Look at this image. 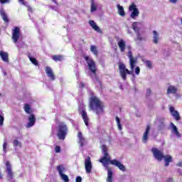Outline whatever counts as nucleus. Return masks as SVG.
Returning a JSON list of instances; mask_svg holds the SVG:
<instances>
[{
	"instance_id": "obj_3",
	"label": "nucleus",
	"mask_w": 182,
	"mask_h": 182,
	"mask_svg": "<svg viewBox=\"0 0 182 182\" xmlns=\"http://www.w3.org/2000/svg\"><path fill=\"white\" fill-rule=\"evenodd\" d=\"M89 107L98 116L105 113V104L97 97L95 96V92H90Z\"/></svg>"
},
{
	"instance_id": "obj_4",
	"label": "nucleus",
	"mask_w": 182,
	"mask_h": 182,
	"mask_svg": "<svg viewBox=\"0 0 182 182\" xmlns=\"http://www.w3.org/2000/svg\"><path fill=\"white\" fill-rule=\"evenodd\" d=\"M84 59L88 66V69L95 77H97V67L96 66V62L93 58L89 55L84 56Z\"/></svg>"
},
{
	"instance_id": "obj_52",
	"label": "nucleus",
	"mask_w": 182,
	"mask_h": 182,
	"mask_svg": "<svg viewBox=\"0 0 182 182\" xmlns=\"http://www.w3.org/2000/svg\"><path fill=\"white\" fill-rule=\"evenodd\" d=\"M181 25H182V18H181Z\"/></svg>"
},
{
	"instance_id": "obj_16",
	"label": "nucleus",
	"mask_w": 182,
	"mask_h": 182,
	"mask_svg": "<svg viewBox=\"0 0 182 182\" xmlns=\"http://www.w3.org/2000/svg\"><path fill=\"white\" fill-rule=\"evenodd\" d=\"M77 137H78V144H80V147H83V146L86 144V139L83 137V134H82L81 132H79L77 133Z\"/></svg>"
},
{
	"instance_id": "obj_19",
	"label": "nucleus",
	"mask_w": 182,
	"mask_h": 182,
	"mask_svg": "<svg viewBox=\"0 0 182 182\" xmlns=\"http://www.w3.org/2000/svg\"><path fill=\"white\" fill-rule=\"evenodd\" d=\"M117 45L119 48L120 52H124L126 50V42L124 40L121 39L118 41Z\"/></svg>"
},
{
	"instance_id": "obj_33",
	"label": "nucleus",
	"mask_w": 182,
	"mask_h": 182,
	"mask_svg": "<svg viewBox=\"0 0 182 182\" xmlns=\"http://www.w3.org/2000/svg\"><path fill=\"white\" fill-rule=\"evenodd\" d=\"M115 120L117 122V124L119 130H122V124H120V118H119V117H116Z\"/></svg>"
},
{
	"instance_id": "obj_8",
	"label": "nucleus",
	"mask_w": 182,
	"mask_h": 182,
	"mask_svg": "<svg viewBox=\"0 0 182 182\" xmlns=\"http://www.w3.org/2000/svg\"><path fill=\"white\" fill-rule=\"evenodd\" d=\"M152 154L158 161H161L164 159V154L157 148L151 149Z\"/></svg>"
},
{
	"instance_id": "obj_40",
	"label": "nucleus",
	"mask_w": 182,
	"mask_h": 182,
	"mask_svg": "<svg viewBox=\"0 0 182 182\" xmlns=\"http://www.w3.org/2000/svg\"><path fill=\"white\" fill-rule=\"evenodd\" d=\"M150 95H151V89L148 88L146 90V96L149 97V96H150Z\"/></svg>"
},
{
	"instance_id": "obj_1",
	"label": "nucleus",
	"mask_w": 182,
	"mask_h": 182,
	"mask_svg": "<svg viewBox=\"0 0 182 182\" xmlns=\"http://www.w3.org/2000/svg\"><path fill=\"white\" fill-rule=\"evenodd\" d=\"M107 146L105 144L102 146V151L104 154V156L99 159L100 163H102V166L104 167H106L107 171V182H113V170H112V168L107 166L109 164H112V166H115V167H117L121 171H126V166L122 164V162L119 161L117 159H112L110 157V155H109V153L107 152Z\"/></svg>"
},
{
	"instance_id": "obj_18",
	"label": "nucleus",
	"mask_w": 182,
	"mask_h": 182,
	"mask_svg": "<svg viewBox=\"0 0 182 182\" xmlns=\"http://www.w3.org/2000/svg\"><path fill=\"white\" fill-rule=\"evenodd\" d=\"M89 24L92 28V29H94V31H96V32H98L99 33H102V30L99 26H97V25H96V23L95 22V21L90 20L89 21Z\"/></svg>"
},
{
	"instance_id": "obj_46",
	"label": "nucleus",
	"mask_w": 182,
	"mask_h": 182,
	"mask_svg": "<svg viewBox=\"0 0 182 182\" xmlns=\"http://www.w3.org/2000/svg\"><path fill=\"white\" fill-rule=\"evenodd\" d=\"M80 87H85V83L80 82Z\"/></svg>"
},
{
	"instance_id": "obj_10",
	"label": "nucleus",
	"mask_w": 182,
	"mask_h": 182,
	"mask_svg": "<svg viewBox=\"0 0 182 182\" xmlns=\"http://www.w3.org/2000/svg\"><path fill=\"white\" fill-rule=\"evenodd\" d=\"M129 11H132L130 14V16L132 19H134L136 17L139 16V14H140L139 9H137V6H136V4H134V3H132V4L129 6Z\"/></svg>"
},
{
	"instance_id": "obj_30",
	"label": "nucleus",
	"mask_w": 182,
	"mask_h": 182,
	"mask_svg": "<svg viewBox=\"0 0 182 182\" xmlns=\"http://www.w3.org/2000/svg\"><path fill=\"white\" fill-rule=\"evenodd\" d=\"M24 112H26L27 114H31V113H32V109L31 108V105H29L28 104H25Z\"/></svg>"
},
{
	"instance_id": "obj_28",
	"label": "nucleus",
	"mask_w": 182,
	"mask_h": 182,
	"mask_svg": "<svg viewBox=\"0 0 182 182\" xmlns=\"http://www.w3.org/2000/svg\"><path fill=\"white\" fill-rule=\"evenodd\" d=\"M90 50L95 55V56L97 57L99 55V51L97 50V47L95 46H90Z\"/></svg>"
},
{
	"instance_id": "obj_53",
	"label": "nucleus",
	"mask_w": 182,
	"mask_h": 182,
	"mask_svg": "<svg viewBox=\"0 0 182 182\" xmlns=\"http://www.w3.org/2000/svg\"><path fill=\"white\" fill-rule=\"evenodd\" d=\"M1 96H2V94L0 93V97H1Z\"/></svg>"
},
{
	"instance_id": "obj_17",
	"label": "nucleus",
	"mask_w": 182,
	"mask_h": 182,
	"mask_svg": "<svg viewBox=\"0 0 182 182\" xmlns=\"http://www.w3.org/2000/svg\"><path fill=\"white\" fill-rule=\"evenodd\" d=\"M150 125H147L145 132L144 133V135L142 136V141L143 143H147V140H149V133H150Z\"/></svg>"
},
{
	"instance_id": "obj_6",
	"label": "nucleus",
	"mask_w": 182,
	"mask_h": 182,
	"mask_svg": "<svg viewBox=\"0 0 182 182\" xmlns=\"http://www.w3.org/2000/svg\"><path fill=\"white\" fill-rule=\"evenodd\" d=\"M57 171H58L59 176L61 177V180L64 182H69V176L65 174V171H66V168L64 165H59L56 167Z\"/></svg>"
},
{
	"instance_id": "obj_2",
	"label": "nucleus",
	"mask_w": 182,
	"mask_h": 182,
	"mask_svg": "<svg viewBox=\"0 0 182 182\" xmlns=\"http://www.w3.org/2000/svg\"><path fill=\"white\" fill-rule=\"evenodd\" d=\"M128 58L129 59V66L132 71L126 68V65L123 63H119V75L123 80L127 79V75H134L133 70H134V68H136V65L137 64V58L133 57L132 50L128 51Z\"/></svg>"
},
{
	"instance_id": "obj_20",
	"label": "nucleus",
	"mask_w": 182,
	"mask_h": 182,
	"mask_svg": "<svg viewBox=\"0 0 182 182\" xmlns=\"http://www.w3.org/2000/svg\"><path fill=\"white\" fill-rule=\"evenodd\" d=\"M0 56L3 62H9V55L6 52L0 51Z\"/></svg>"
},
{
	"instance_id": "obj_41",
	"label": "nucleus",
	"mask_w": 182,
	"mask_h": 182,
	"mask_svg": "<svg viewBox=\"0 0 182 182\" xmlns=\"http://www.w3.org/2000/svg\"><path fill=\"white\" fill-rule=\"evenodd\" d=\"M8 146V144L6 142H4L3 144V150L4 151H6V146Z\"/></svg>"
},
{
	"instance_id": "obj_26",
	"label": "nucleus",
	"mask_w": 182,
	"mask_h": 182,
	"mask_svg": "<svg viewBox=\"0 0 182 182\" xmlns=\"http://www.w3.org/2000/svg\"><path fill=\"white\" fill-rule=\"evenodd\" d=\"M140 23L139 22H134L132 23V29L134 31L135 33L140 32V27H139Z\"/></svg>"
},
{
	"instance_id": "obj_29",
	"label": "nucleus",
	"mask_w": 182,
	"mask_h": 182,
	"mask_svg": "<svg viewBox=\"0 0 182 182\" xmlns=\"http://www.w3.org/2000/svg\"><path fill=\"white\" fill-rule=\"evenodd\" d=\"M0 15L4 22H6V23L9 22V18H8V16H6V13H5V11H1Z\"/></svg>"
},
{
	"instance_id": "obj_36",
	"label": "nucleus",
	"mask_w": 182,
	"mask_h": 182,
	"mask_svg": "<svg viewBox=\"0 0 182 182\" xmlns=\"http://www.w3.org/2000/svg\"><path fill=\"white\" fill-rule=\"evenodd\" d=\"M145 63H146L147 68H149V69H151V68H153V65L151 64V61L146 60V61H145Z\"/></svg>"
},
{
	"instance_id": "obj_48",
	"label": "nucleus",
	"mask_w": 182,
	"mask_h": 182,
	"mask_svg": "<svg viewBox=\"0 0 182 182\" xmlns=\"http://www.w3.org/2000/svg\"><path fill=\"white\" fill-rule=\"evenodd\" d=\"M91 4H95V0H91Z\"/></svg>"
},
{
	"instance_id": "obj_32",
	"label": "nucleus",
	"mask_w": 182,
	"mask_h": 182,
	"mask_svg": "<svg viewBox=\"0 0 182 182\" xmlns=\"http://www.w3.org/2000/svg\"><path fill=\"white\" fill-rule=\"evenodd\" d=\"M13 144L15 147H22V144H21V142L17 139L13 141Z\"/></svg>"
},
{
	"instance_id": "obj_21",
	"label": "nucleus",
	"mask_w": 182,
	"mask_h": 182,
	"mask_svg": "<svg viewBox=\"0 0 182 182\" xmlns=\"http://www.w3.org/2000/svg\"><path fill=\"white\" fill-rule=\"evenodd\" d=\"M165 167H168L170 163H173V157L170 155L164 156Z\"/></svg>"
},
{
	"instance_id": "obj_11",
	"label": "nucleus",
	"mask_w": 182,
	"mask_h": 182,
	"mask_svg": "<svg viewBox=\"0 0 182 182\" xmlns=\"http://www.w3.org/2000/svg\"><path fill=\"white\" fill-rule=\"evenodd\" d=\"M92 161L90 160V156H87V158L85 159V168L86 173L88 174H90L92 173Z\"/></svg>"
},
{
	"instance_id": "obj_50",
	"label": "nucleus",
	"mask_w": 182,
	"mask_h": 182,
	"mask_svg": "<svg viewBox=\"0 0 182 182\" xmlns=\"http://www.w3.org/2000/svg\"><path fill=\"white\" fill-rule=\"evenodd\" d=\"M4 76H6V72L4 73Z\"/></svg>"
},
{
	"instance_id": "obj_23",
	"label": "nucleus",
	"mask_w": 182,
	"mask_h": 182,
	"mask_svg": "<svg viewBox=\"0 0 182 182\" xmlns=\"http://www.w3.org/2000/svg\"><path fill=\"white\" fill-rule=\"evenodd\" d=\"M117 7L118 8V14L120 16H124L126 13L124 12V8L123 6H120V4H117Z\"/></svg>"
},
{
	"instance_id": "obj_39",
	"label": "nucleus",
	"mask_w": 182,
	"mask_h": 182,
	"mask_svg": "<svg viewBox=\"0 0 182 182\" xmlns=\"http://www.w3.org/2000/svg\"><path fill=\"white\" fill-rule=\"evenodd\" d=\"M135 73L136 75H140V67H136Z\"/></svg>"
},
{
	"instance_id": "obj_44",
	"label": "nucleus",
	"mask_w": 182,
	"mask_h": 182,
	"mask_svg": "<svg viewBox=\"0 0 182 182\" xmlns=\"http://www.w3.org/2000/svg\"><path fill=\"white\" fill-rule=\"evenodd\" d=\"M18 2H21L23 5H26V2H25V0H18Z\"/></svg>"
},
{
	"instance_id": "obj_43",
	"label": "nucleus",
	"mask_w": 182,
	"mask_h": 182,
	"mask_svg": "<svg viewBox=\"0 0 182 182\" xmlns=\"http://www.w3.org/2000/svg\"><path fill=\"white\" fill-rule=\"evenodd\" d=\"M0 3L2 4L9 3V0H0Z\"/></svg>"
},
{
	"instance_id": "obj_9",
	"label": "nucleus",
	"mask_w": 182,
	"mask_h": 182,
	"mask_svg": "<svg viewBox=\"0 0 182 182\" xmlns=\"http://www.w3.org/2000/svg\"><path fill=\"white\" fill-rule=\"evenodd\" d=\"M21 36V28L19 27L16 26L13 29V33L11 34V39L13 40L14 43H16L19 40Z\"/></svg>"
},
{
	"instance_id": "obj_13",
	"label": "nucleus",
	"mask_w": 182,
	"mask_h": 182,
	"mask_svg": "<svg viewBox=\"0 0 182 182\" xmlns=\"http://www.w3.org/2000/svg\"><path fill=\"white\" fill-rule=\"evenodd\" d=\"M45 72L48 76V77L50 79V80H55L56 77H55V74L53 73V71L52 70V68L49 66L46 67Z\"/></svg>"
},
{
	"instance_id": "obj_5",
	"label": "nucleus",
	"mask_w": 182,
	"mask_h": 182,
	"mask_svg": "<svg viewBox=\"0 0 182 182\" xmlns=\"http://www.w3.org/2000/svg\"><path fill=\"white\" fill-rule=\"evenodd\" d=\"M68 125L65 122H60L58 124V129L57 132V136L60 140H65L68 134Z\"/></svg>"
},
{
	"instance_id": "obj_45",
	"label": "nucleus",
	"mask_w": 182,
	"mask_h": 182,
	"mask_svg": "<svg viewBox=\"0 0 182 182\" xmlns=\"http://www.w3.org/2000/svg\"><path fill=\"white\" fill-rule=\"evenodd\" d=\"M174 181L173 180V178H169L167 179L166 182H173Z\"/></svg>"
},
{
	"instance_id": "obj_42",
	"label": "nucleus",
	"mask_w": 182,
	"mask_h": 182,
	"mask_svg": "<svg viewBox=\"0 0 182 182\" xmlns=\"http://www.w3.org/2000/svg\"><path fill=\"white\" fill-rule=\"evenodd\" d=\"M75 182H82V177L81 176H77L75 178Z\"/></svg>"
},
{
	"instance_id": "obj_34",
	"label": "nucleus",
	"mask_w": 182,
	"mask_h": 182,
	"mask_svg": "<svg viewBox=\"0 0 182 182\" xmlns=\"http://www.w3.org/2000/svg\"><path fill=\"white\" fill-rule=\"evenodd\" d=\"M97 10V6H96V4H95V3L91 4L90 11L92 12H95Z\"/></svg>"
},
{
	"instance_id": "obj_38",
	"label": "nucleus",
	"mask_w": 182,
	"mask_h": 182,
	"mask_svg": "<svg viewBox=\"0 0 182 182\" xmlns=\"http://www.w3.org/2000/svg\"><path fill=\"white\" fill-rule=\"evenodd\" d=\"M55 153H60V146H56L55 147Z\"/></svg>"
},
{
	"instance_id": "obj_51",
	"label": "nucleus",
	"mask_w": 182,
	"mask_h": 182,
	"mask_svg": "<svg viewBox=\"0 0 182 182\" xmlns=\"http://www.w3.org/2000/svg\"><path fill=\"white\" fill-rule=\"evenodd\" d=\"M53 2H54L55 4H56V0H53Z\"/></svg>"
},
{
	"instance_id": "obj_22",
	"label": "nucleus",
	"mask_w": 182,
	"mask_h": 182,
	"mask_svg": "<svg viewBox=\"0 0 182 182\" xmlns=\"http://www.w3.org/2000/svg\"><path fill=\"white\" fill-rule=\"evenodd\" d=\"M153 35L154 36L152 42L155 45H157V43H159V41H160V35L156 31H153Z\"/></svg>"
},
{
	"instance_id": "obj_54",
	"label": "nucleus",
	"mask_w": 182,
	"mask_h": 182,
	"mask_svg": "<svg viewBox=\"0 0 182 182\" xmlns=\"http://www.w3.org/2000/svg\"><path fill=\"white\" fill-rule=\"evenodd\" d=\"M100 83H102V81H99Z\"/></svg>"
},
{
	"instance_id": "obj_12",
	"label": "nucleus",
	"mask_w": 182,
	"mask_h": 182,
	"mask_svg": "<svg viewBox=\"0 0 182 182\" xmlns=\"http://www.w3.org/2000/svg\"><path fill=\"white\" fill-rule=\"evenodd\" d=\"M28 122L26 124V127L29 129L35 126V123H36V118L35 117V114H31L28 118Z\"/></svg>"
},
{
	"instance_id": "obj_37",
	"label": "nucleus",
	"mask_w": 182,
	"mask_h": 182,
	"mask_svg": "<svg viewBox=\"0 0 182 182\" xmlns=\"http://www.w3.org/2000/svg\"><path fill=\"white\" fill-rule=\"evenodd\" d=\"M4 118L2 115H0V126H4Z\"/></svg>"
},
{
	"instance_id": "obj_47",
	"label": "nucleus",
	"mask_w": 182,
	"mask_h": 182,
	"mask_svg": "<svg viewBox=\"0 0 182 182\" xmlns=\"http://www.w3.org/2000/svg\"><path fill=\"white\" fill-rule=\"evenodd\" d=\"M170 2H171L172 4H176L177 3V0H169Z\"/></svg>"
},
{
	"instance_id": "obj_49",
	"label": "nucleus",
	"mask_w": 182,
	"mask_h": 182,
	"mask_svg": "<svg viewBox=\"0 0 182 182\" xmlns=\"http://www.w3.org/2000/svg\"><path fill=\"white\" fill-rule=\"evenodd\" d=\"M2 178H3L2 174H1V173H0V179H2Z\"/></svg>"
},
{
	"instance_id": "obj_14",
	"label": "nucleus",
	"mask_w": 182,
	"mask_h": 182,
	"mask_svg": "<svg viewBox=\"0 0 182 182\" xmlns=\"http://www.w3.org/2000/svg\"><path fill=\"white\" fill-rule=\"evenodd\" d=\"M169 110L171 113V115L173 116V117H174V119H175V120H176V122H178V120H181V117H180V114L178 113V111L174 110L173 107H170Z\"/></svg>"
},
{
	"instance_id": "obj_31",
	"label": "nucleus",
	"mask_w": 182,
	"mask_h": 182,
	"mask_svg": "<svg viewBox=\"0 0 182 182\" xmlns=\"http://www.w3.org/2000/svg\"><path fill=\"white\" fill-rule=\"evenodd\" d=\"M28 58L30 61L33 63V65H35V66H38V65H39V63L38 62V60H36V58L31 56H28Z\"/></svg>"
},
{
	"instance_id": "obj_35",
	"label": "nucleus",
	"mask_w": 182,
	"mask_h": 182,
	"mask_svg": "<svg viewBox=\"0 0 182 182\" xmlns=\"http://www.w3.org/2000/svg\"><path fill=\"white\" fill-rule=\"evenodd\" d=\"M136 33V39L137 41H144V38L143 37H141V34H140V31H139Z\"/></svg>"
},
{
	"instance_id": "obj_7",
	"label": "nucleus",
	"mask_w": 182,
	"mask_h": 182,
	"mask_svg": "<svg viewBox=\"0 0 182 182\" xmlns=\"http://www.w3.org/2000/svg\"><path fill=\"white\" fill-rule=\"evenodd\" d=\"M5 166L6 170V178L9 181H11V180H14V177H15L14 171H12V165L9 161H6Z\"/></svg>"
},
{
	"instance_id": "obj_24",
	"label": "nucleus",
	"mask_w": 182,
	"mask_h": 182,
	"mask_svg": "<svg viewBox=\"0 0 182 182\" xmlns=\"http://www.w3.org/2000/svg\"><path fill=\"white\" fill-rule=\"evenodd\" d=\"M170 93L176 95V93H177V88L173 85L169 86L167 90V94L170 95Z\"/></svg>"
},
{
	"instance_id": "obj_15",
	"label": "nucleus",
	"mask_w": 182,
	"mask_h": 182,
	"mask_svg": "<svg viewBox=\"0 0 182 182\" xmlns=\"http://www.w3.org/2000/svg\"><path fill=\"white\" fill-rule=\"evenodd\" d=\"M81 117L82 118V120L87 126V127H89V117H87V112H86V110L83 109L80 112Z\"/></svg>"
},
{
	"instance_id": "obj_25",
	"label": "nucleus",
	"mask_w": 182,
	"mask_h": 182,
	"mask_svg": "<svg viewBox=\"0 0 182 182\" xmlns=\"http://www.w3.org/2000/svg\"><path fill=\"white\" fill-rule=\"evenodd\" d=\"M52 59L54 62H62V60H63V55H55L52 56Z\"/></svg>"
},
{
	"instance_id": "obj_27",
	"label": "nucleus",
	"mask_w": 182,
	"mask_h": 182,
	"mask_svg": "<svg viewBox=\"0 0 182 182\" xmlns=\"http://www.w3.org/2000/svg\"><path fill=\"white\" fill-rule=\"evenodd\" d=\"M172 126V132L177 136V137H181V134H180V132H178V129H177V127L174 125V124L171 123Z\"/></svg>"
}]
</instances>
